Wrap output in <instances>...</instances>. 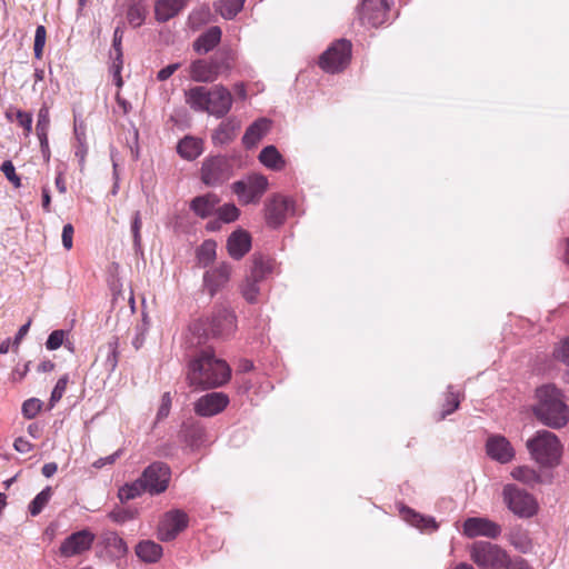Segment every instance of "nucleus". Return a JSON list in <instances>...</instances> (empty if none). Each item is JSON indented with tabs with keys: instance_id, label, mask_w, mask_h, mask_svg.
<instances>
[{
	"instance_id": "de8ad7c7",
	"label": "nucleus",
	"mask_w": 569,
	"mask_h": 569,
	"mask_svg": "<svg viewBox=\"0 0 569 569\" xmlns=\"http://www.w3.org/2000/svg\"><path fill=\"white\" fill-rule=\"evenodd\" d=\"M108 547L117 557H122L128 551L124 540L114 533L108 538Z\"/></svg>"
},
{
	"instance_id": "f704fd0d",
	"label": "nucleus",
	"mask_w": 569,
	"mask_h": 569,
	"mask_svg": "<svg viewBox=\"0 0 569 569\" xmlns=\"http://www.w3.org/2000/svg\"><path fill=\"white\" fill-rule=\"evenodd\" d=\"M217 243L213 240H206L197 250L199 264L207 267L216 258Z\"/></svg>"
},
{
	"instance_id": "dca6fc26",
	"label": "nucleus",
	"mask_w": 569,
	"mask_h": 569,
	"mask_svg": "<svg viewBox=\"0 0 569 569\" xmlns=\"http://www.w3.org/2000/svg\"><path fill=\"white\" fill-rule=\"evenodd\" d=\"M486 451L492 460L500 463H508L512 461L516 456L515 448L510 441L500 435L488 437L486 442Z\"/></svg>"
},
{
	"instance_id": "2eb2a0df",
	"label": "nucleus",
	"mask_w": 569,
	"mask_h": 569,
	"mask_svg": "<svg viewBox=\"0 0 569 569\" xmlns=\"http://www.w3.org/2000/svg\"><path fill=\"white\" fill-rule=\"evenodd\" d=\"M94 540V535L89 530H80L70 535L60 546V555L67 558L80 555L89 550Z\"/></svg>"
},
{
	"instance_id": "7ed1b4c3",
	"label": "nucleus",
	"mask_w": 569,
	"mask_h": 569,
	"mask_svg": "<svg viewBox=\"0 0 569 569\" xmlns=\"http://www.w3.org/2000/svg\"><path fill=\"white\" fill-rule=\"evenodd\" d=\"M186 103L196 112H206L216 118H223L231 109L233 98L223 86L210 88L197 86L184 92Z\"/></svg>"
},
{
	"instance_id": "bf43d9fd",
	"label": "nucleus",
	"mask_w": 569,
	"mask_h": 569,
	"mask_svg": "<svg viewBox=\"0 0 569 569\" xmlns=\"http://www.w3.org/2000/svg\"><path fill=\"white\" fill-rule=\"evenodd\" d=\"M118 363L117 341L108 343L107 366L114 370Z\"/></svg>"
},
{
	"instance_id": "603ef678",
	"label": "nucleus",
	"mask_w": 569,
	"mask_h": 569,
	"mask_svg": "<svg viewBox=\"0 0 569 569\" xmlns=\"http://www.w3.org/2000/svg\"><path fill=\"white\" fill-rule=\"evenodd\" d=\"M64 332L62 330H54L47 339L46 347L49 350H57L63 343Z\"/></svg>"
},
{
	"instance_id": "3c124183",
	"label": "nucleus",
	"mask_w": 569,
	"mask_h": 569,
	"mask_svg": "<svg viewBox=\"0 0 569 569\" xmlns=\"http://www.w3.org/2000/svg\"><path fill=\"white\" fill-rule=\"evenodd\" d=\"M188 438L192 447H199L204 442L206 431L202 427L196 426L188 433Z\"/></svg>"
},
{
	"instance_id": "5fc2aeb1",
	"label": "nucleus",
	"mask_w": 569,
	"mask_h": 569,
	"mask_svg": "<svg viewBox=\"0 0 569 569\" xmlns=\"http://www.w3.org/2000/svg\"><path fill=\"white\" fill-rule=\"evenodd\" d=\"M459 396L449 390V395L447 398V405L441 413V419H445L448 415L453 412L459 407Z\"/></svg>"
},
{
	"instance_id": "2f4dec72",
	"label": "nucleus",
	"mask_w": 569,
	"mask_h": 569,
	"mask_svg": "<svg viewBox=\"0 0 569 569\" xmlns=\"http://www.w3.org/2000/svg\"><path fill=\"white\" fill-rule=\"evenodd\" d=\"M143 492H148V490L144 481H142V477H140L133 482L121 487L119 489V498L122 501H127L141 496Z\"/></svg>"
},
{
	"instance_id": "a211bd4d",
	"label": "nucleus",
	"mask_w": 569,
	"mask_h": 569,
	"mask_svg": "<svg viewBox=\"0 0 569 569\" xmlns=\"http://www.w3.org/2000/svg\"><path fill=\"white\" fill-rule=\"evenodd\" d=\"M293 213V201L287 197L276 196L267 206V220L273 227L280 226L289 214Z\"/></svg>"
},
{
	"instance_id": "4c0bfd02",
	"label": "nucleus",
	"mask_w": 569,
	"mask_h": 569,
	"mask_svg": "<svg viewBox=\"0 0 569 569\" xmlns=\"http://www.w3.org/2000/svg\"><path fill=\"white\" fill-rule=\"evenodd\" d=\"M52 496V489L50 487H46L41 492H39L34 499L31 501L29 506V511L32 516L39 515L42 509L47 506Z\"/></svg>"
},
{
	"instance_id": "39448f33",
	"label": "nucleus",
	"mask_w": 569,
	"mask_h": 569,
	"mask_svg": "<svg viewBox=\"0 0 569 569\" xmlns=\"http://www.w3.org/2000/svg\"><path fill=\"white\" fill-rule=\"evenodd\" d=\"M471 560L481 569H503L508 555L499 546L488 541H477L470 548Z\"/></svg>"
},
{
	"instance_id": "774afa93",
	"label": "nucleus",
	"mask_w": 569,
	"mask_h": 569,
	"mask_svg": "<svg viewBox=\"0 0 569 569\" xmlns=\"http://www.w3.org/2000/svg\"><path fill=\"white\" fill-rule=\"evenodd\" d=\"M503 569H529V568L523 559L517 558L515 560H510L508 558V565Z\"/></svg>"
},
{
	"instance_id": "e433bc0d",
	"label": "nucleus",
	"mask_w": 569,
	"mask_h": 569,
	"mask_svg": "<svg viewBox=\"0 0 569 569\" xmlns=\"http://www.w3.org/2000/svg\"><path fill=\"white\" fill-rule=\"evenodd\" d=\"M260 283L261 282L254 280L250 276L246 278L242 284V296L248 302L254 303L258 301V296L261 291Z\"/></svg>"
},
{
	"instance_id": "4468645a",
	"label": "nucleus",
	"mask_w": 569,
	"mask_h": 569,
	"mask_svg": "<svg viewBox=\"0 0 569 569\" xmlns=\"http://www.w3.org/2000/svg\"><path fill=\"white\" fill-rule=\"evenodd\" d=\"M391 0H363L360 20L365 26L379 27L385 23Z\"/></svg>"
},
{
	"instance_id": "4be33fe9",
	"label": "nucleus",
	"mask_w": 569,
	"mask_h": 569,
	"mask_svg": "<svg viewBox=\"0 0 569 569\" xmlns=\"http://www.w3.org/2000/svg\"><path fill=\"white\" fill-rule=\"evenodd\" d=\"M240 129V121L237 118H228L223 120L212 133V142L214 146H223L230 143Z\"/></svg>"
},
{
	"instance_id": "864d4df0",
	"label": "nucleus",
	"mask_w": 569,
	"mask_h": 569,
	"mask_svg": "<svg viewBox=\"0 0 569 569\" xmlns=\"http://www.w3.org/2000/svg\"><path fill=\"white\" fill-rule=\"evenodd\" d=\"M17 121L20 127H22L27 134H29L32 130V116L29 112H24L22 110H18L16 113Z\"/></svg>"
},
{
	"instance_id": "338daca9",
	"label": "nucleus",
	"mask_w": 569,
	"mask_h": 569,
	"mask_svg": "<svg viewBox=\"0 0 569 569\" xmlns=\"http://www.w3.org/2000/svg\"><path fill=\"white\" fill-rule=\"evenodd\" d=\"M40 142V149L43 157V160L48 162L51 157L50 147H49V139L48 137L44 138H38Z\"/></svg>"
},
{
	"instance_id": "5701e85b",
	"label": "nucleus",
	"mask_w": 569,
	"mask_h": 569,
	"mask_svg": "<svg viewBox=\"0 0 569 569\" xmlns=\"http://www.w3.org/2000/svg\"><path fill=\"white\" fill-rule=\"evenodd\" d=\"M188 0H158L154 6L156 19L166 22L176 17L187 4Z\"/></svg>"
},
{
	"instance_id": "1a4fd4ad",
	"label": "nucleus",
	"mask_w": 569,
	"mask_h": 569,
	"mask_svg": "<svg viewBox=\"0 0 569 569\" xmlns=\"http://www.w3.org/2000/svg\"><path fill=\"white\" fill-rule=\"evenodd\" d=\"M231 163L226 157L206 159L201 168V180L207 186H218L231 176Z\"/></svg>"
},
{
	"instance_id": "58836bf2",
	"label": "nucleus",
	"mask_w": 569,
	"mask_h": 569,
	"mask_svg": "<svg viewBox=\"0 0 569 569\" xmlns=\"http://www.w3.org/2000/svg\"><path fill=\"white\" fill-rule=\"evenodd\" d=\"M244 0H221L219 12L224 19L234 18L242 9Z\"/></svg>"
},
{
	"instance_id": "72a5a7b5",
	"label": "nucleus",
	"mask_w": 569,
	"mask_h": 569,
	"mask_svg": "<svg viewBox=\"0 0 569 569\" xmlns=\"http://www.w3.org/2000/svg\"><path fill=\"white\" fill-rule=\"evenodd\" d=\"M211 64L213 71H216V76L227 72L231 69V64L233 61L232 52L229 50L220 51L216 53L211 59Z\"/></svg>"
},
{
	"instance_id": "393cba45",
	"label": "nucleus",
	"mask_w": 569,
	"mask_h": 569,
	"mask_svg": "<svg viewBox=\"0 0 569 569\" xmlns=\"http://www.w3.org/2000/svg\"><path fill=\"white\" fill-rule=\"evenodd\" d=\"M270 121L266 118H260L254 121L244 132L242 142L247 148L254 147L269 131Z\"/></svg>"
},
{
	"instance_id": "f8f14e48",
	"label": "nucleus",
	"mask_w": 569,
	"mask_h": 569,
	"mask_svg": "<svg viewBox=\"0 0 569 569\" xmlns=\"http://www.w3.org/2000/svg\"><path fill=\"white\" fill-rule=\"evenodd\" d=\"M501 533V527L483 517H470L463 522V535L468 538L486 537L496 539Z\"/></svg>"
},
{
	"instance_id": "ddd939ff",
	"label": "nucleus",
	"mask_w": 569,
	"mask_h": 569,
	"mask_svg": "<svg viewBox=\"0 0 569 569\" xmlns=\"http://www.w3.org/2000/svg\"><path fill=\"white\" fill-rule=\"evenodd\" d=\"M236 328V316L226 307L217 308L208 322V330L214 337H228Z\"/></svg>"
},
{
	"instance_id": "c03bdc74",
	"label": "nucleus",
	"mask_w": 569,
	"mask_h": 569,
	"mask_svg": "<svg viewBox=\"0 0 569 569\" xmlns=\"http://www.w3.org/2000/svg\"><path fill=\"white\" fill-rule=\"evenodd\" d=\"M127 19L132 27H140L144 20V9L140 4L130 6L127 12Z\"/></svg>"
},
{
	"instance_id": "69168bd1",
	"label": "nucleus",
	"mask_w": 569,
	"mask_h": 569,
	"mask_svg": "<svg viewBox=\"0 0 569 569\" xmlns=\"http://www.w3.org/2000/svg\"><path fill=\"white\" fill-rule=\"evenodd\" d=\"M120 452L117 451L114 452L113 455H110L108 457H104V458H99L98 460H96L92 466L96 468V469H100L102 467H104L106 465H112L117 458L119 457Z\"/></svg>"
},
{
	"instance_id": "423d86ee",
	"label": "nucleus",
	"mask_w": 569,
	"mask_h": 569,
	"mask_svg": "<svg viewBox=\"0 0 569 569\" xmlns=\"http://www.w3.org/2000/svg\"><path fill=\"white\" fill-rule=\"evenodd\" d=\"M502 498L508 509L520 518H530L537 513L536 499L516 485H506L502 489Z\"/></svg>"
},
{
	"instance_id": "c9c22d12",
	"label": "nucleus",
	"mask_w": 569,
	"mask_h": 569,
	"mask_svg": "<svg viewBox=\"0 0 569 569\" xmlns=\"http://www.w3.org/2000/svg\"><path fill=\"white\" fill-rule=\"evenodd\" d=\"M511 477L515 480L520 481L526 485H535L540 479V476L538 475V472L528 466H521V467L513 468L511 471Z\"/></svg>"
},
{
	"instance_id": "c756f323",
	"label": "nucleus",
	"mask_w": 569,
	"mask_h": 569,
	"mask_svg": "<svg viewBox=\"0 0 569 569\" xmlns=\"http://www.w3.org/2000/svg\"><path fill=\"white\" fill-rule=\"evenodd\" d=\"M259 160L264 167L271 170H281L286 164L283 157L274 146L264 147L260 151Z\"/></svg>"
},
{
	"instance_id": "bb28decb",
	"label": "nucleus",
	"mask_w": 569,
	"mask_h": 569,
	"mask_svg": "<svg viewBox=\"0 0 569 569\" xmlns=\"http://www.w3.org/2000/svg\"><path fill=\"white\" fill-rule=\"evenodd\" d=\"M276 268L277 264L273 259L262 256L254 257L249 276L254 280L262 282L276 271Z\"/></svg>"
},
{
	"instance_id": "0e129e2a",
	"label": "nucleus",
	"mask_w": 569,
	"mask_h": 569,
	"mask_svg": "<svg viewBox=\"0 0 569 569\" xmlns=\"http://www.w3.org/2000/svg\"><path fill=\"white\" fill-rule=\"evenodd\" d=\"M14 449L20 453H28L32 449V445L24 438H18L13 443Z\"/></svg>"
},
{
	"instance_id": "37998d69",
	"label": "nucleus",
	"mask_w": 569,
	"mask_h": 569,
	"mask_svg": "<svg viewBox=\"0 0 569 569\" xmlns=\"http://www.w3.org/2000/svg\"><path fill=\"white\" fill-rule=\"evenodd\" d=\"M218 217L223 222H232L239 217V209L232 203H226L217 209Z\"/></svg>"
},
{
	"instance_id": "412c9836",
	"label": "nucleus",
	"mask_w": 569,
	"mask_h": 569,
	"mask_svg": "<svg viewBox=\"0 0 569 569\" xmlns=\"http://www.w3.org/2000/svg\"><path fill=\"white\" fill-rule=\"evenodd\" d=\"M400 513L407 523L419 529L421 532H433L438 529V523L432 517L417 513L408 507H402Z\"/></svg>"
},
{
	"instance_id": "9d476101",
	"label": "nucleus",
	"mask_w": 569,
	"mask_h": 569,
	"mask_svg": "<svg viewBox=\"0 0 569 569\" xmlns=\"http://www.w3.org/2000/svg\"><path fill=\"white\" fill-rule=\"evenodd\" d=\"M170 469L162 462H153L142 472V481L147 486L148 493L159 495L167 490L170 481Z\"/></svg>"
},
{
	"instance_id": "a19ab883",
	"label": "nucleus",
	"mask_w": 569,
	"mask_h": 569,
	"mask_svg": "<svg viewBox=\"0 0 569 569\" xmlns=\"http://www.w3.org/2000/svg\"><path fill=\"white\" fill-rule=\"evenodd\" d=\"M553 357L566 366V381L569 383V338L561 340L553 350Z\"/></svg>"
},
{
	"instance_id": "a878e982",
	"label": "nucleus",
	"mask_w": 569,
	"mask_h": 569,
	"mask_svg": "<svg viewBox=\"0 0 569 569\" xmlns=\"http://www.w3.org/2000/svg\"><path fill=\"white\" fill-rule=\"evenodd\" d=\"M221 34V29L219 27L209 28L193 42L194 51L199 54L209 52L219 43Z\"/></svg>"
},
{
	"instance_id": "7c9ffc66",
	"label": "nucleus",
	"mask_w": 569,
	"mask_h": 569,
	"mask_svg": "<svg viewBox=\"0 0 569 569\" xmlns=\"http://www.w3.org/2000/svg\"><path fill=\"white\" fill-rule=\"evenodd\" d=\"M178 153L187 160H193L202 152L201 140L193 137H184L177 147Z\"/></svg>"
},
{
	"instance_id": "ea45409f",
	"label": "nucleus",
	"mask_w": 569,
	"mask_h": 569,
	"mask_svg": "<svg viewBox=\"0 0 569 569\" xmlns=\"http://www.w3.org/2000/svg\"><path fill=\"white\" fill-rule=\"evenodd\" d=\"M76 140L77 144L74 146V156L78 159L80 171L83 172L86 168V158L88 154V147L86 143L84 133H79L76 128Z\"/></svg>"
},
{
	"instance_id": "cd10ccee",
	"label": "nucleus",
	"mask_w": 569,
	"mask_h": 569,
	"mask_svg": "<svg viewBox=\"0 0 569 569\" xmlns=\"http://www.w3.org/2000/svg\"><path fill=\"white\" fill-rule=\"evenodd\" d=\"M190 76L198 82H212L217 79L211 61L197 60L190 66Z\"/></svg>"
},
{
	"instance_id": "6e6d98bb",
	"label": "nucleus",
	"mask_w": 569,
	"mask_h": 569,
	"mask_svg": "<svg viewBox=\"0 0 569 569\" xmlns=\"http://www.w3.org/2000/svg\"><path fill=\"white\" fill-rule=\"evenodd\" d=\"M1 171L4 173L7 179L14 184V187H20V178L16 174V170L11 161H4L1 166Z\"/></svg>"
},
{
	"instance_id": "13d9d810",
	"label": "nucleus",
	"mask_w": 569,
	"mask_h": 569,
	"mask_svg": "<svg viewBox=\"0 0 569 569\" xmlns=\"http://www.w3.org/2000/svg\"><path fill=\"white\" fill-rule=\"evenodd\" d=\"M171 408V397L169 392L163 393L161 398V405L157 412V419L161 420L168 417Z\"/></svg>"
},
{
	"instance_id": "f3484780",
	"label": "nucleus",
	"mask_w": 569,
	"mask_h": 569,
	"mask_svg": "<svg viewBox=\"0 0 569 569\" xmlns=\"http://www.w3.org/2000/svg\"><path fill=\"white\" fill-rule=\"evenodd\" d=\"M228 402V396L222 392L207 393L197 400L194 411L199 416L211 417L221 412Z\"/></svg>"
},
{
	"instance_id": "473e14b6",
	"label": "nucleus",
	"mask_w": 569,
	"mask_h": 569,
	"mask_svg": "<svg viewBox=\"0 0 569 569\" xmlns=\"http://www.w3.org/2000/svg\"><path fill=\"white\" fill-rule=\"evenodd\" d=\"M143 492H148V490L144 481H142V477H140L133 482L121 487L119 489V498L122 501H127L141 496Z\"/></svg>"
},
{
	"instance_id": "09e8293b",
	"label": "nucleus",
	"mask_w": 569,
	"mask_h": 569,
	"mask_svg": "<svg viewBox=\"0 0 569 569\" xmlns=\"http://www.w3.org/2000/svg\"><path fill=\"white\" fill-rule=\"evenodd\" d=\"M111 58L113 60L111 69L113 71V76L117 81V86L120 87L122 84V80L120 77V71L122 68V50H121V48L112 49Z\"/></svg>"
},
{
	"instance_id": "49530a36",
	"label": "nucleus",
	"mask_w": 569,
	"mask_h": 569,
	"mask_svg": "<svg viewBox=\"0 0 569 569\" xmlns=\"http://www.w3.org/2000/svg\"><path fill=\"white\" fill-rule=\"evenodd\" d=\"M42 402L37 398H30L22 403V415L27 419L34 418L41 410Z\"/></svg>"
},
{
	"instance_id": "e2e57ef3",
	"label": "nucleus",
	"mask_w": 569,
	"mask_h": 569,
	"mask_svg": "<svg viewBox=\"0 0 569 569\" xmlns=\"http://www.w3.org/2000/svg\"><path fill=\"white\" fill-rule=\"evenodd\" d=\"M180 67V63H171L164 68H162L158 74L157 78L159 81H164L169 79Z\"/></svg>"
},
{
	"instance_id": "a18cd8bd",
	"label": "nucleus",
	"mask_w": 569,
	"mask_h": 569,
	"mask_svg": "<svg viewBox=\"0 0 569 569\" xmlns=\"http://www.w3.org/2000/svg\"><path fill=\"white\" fill-rule=\"evenodd\" d=\"M46 39H47L46 28L43 26H38L36 29L34 44H33L34 57L37 59H41V57H42L43 48L46 44Z\"/></svg>"
},
{
	"instance_id": "c85d7f7f",
	"label": "nucleus",
	"mask_w": 569,
	"mask_h": 569,
	"mask_svg": "<svg viewBox=\"0 0 569 569\" xmlns=\"http://www.w3.org/2000/svg\"><path fill=\"white\" fill-rule=\"evenodd\" d=\"M136 553L144 562H156L162 556V547L154 541L144 540L138 543Z\"/></svg>"
},
{
	"instance_id": "f257e3e1",
	"label": "nucleus",
	"mask_w": 569,
	"mask_h": 569,
	"mask_svg": "<svg viewBox=\"0 0 569 569\" xmlns=\"http://www.w3.org/2000/svg\"><path fill=\"white\" fill-rule=\"evenodd\" d=\"M532 413L543 426L559 429L569 421V406L561 389L555 385H543L536 390Z\"/></svg>"
},
{
	"instance_id": "79ce46f5",
	"label": "nucleus",
	"mask_w": 569,
	"mask_h": 569,
	"mask_svg": "<svg viewBox=\"0 0 569 569\" xmlns=\"http://www.w3.org/2000/svg\"><path fill=\"white\" fill-rule=\"evenodd\" d=\"M50 128V113L49 108L43 104L38 112V120L36 124V131L38 138H44L48 137Z\"/></svg>"
},
{
	"instance_id": "052dcab7",
	"label": "nucleus",
	"mask_w": 569,
	"mask_h": 569,
	"mask_svg": "<svg viewBox=\"0 0 569 569\" xmlns=\"http://www.w3.org/2000/svg\"><path fill=\"white\" fill-rule=\"evenodd\" d=\"M61 238H62L63 247L67 250H70L73 244V240H72L73 239V227H72V224L67 223L63 226Z\"/></svg>"
},
{
	"instance_id": "680f3d73",
	"label": "nucleus",
	"mask_w": 569,
	"mask_h": 569,
	"mask_svg": "<svg viewBox=\"0 0 569 569\" xmlns=\"http://www.w3.org/2000/svg\"><path fill=\"white\" fill-rule=\"evenodd\" d=\"M140 229H141V216L139 211H136L132 218L131 231L133 234L134 244L140 243Z\"/></svg>"
},
{
	"instance_id": "6ab92c4d",
	"label": "nucleus",
	"mask_w": 569,
	"mask_h": 569,
	"mask_svg": "<svg viewBox=\"0 0 569 569\" xmlns=\"http://www.w3.org/2000/svg\"><path fill=\"white\" fill-rule=\"evenodd\" d=\"M231 266L223 262L203 276V287L210 296L216 295L230 279Z\"/></svg>"
},
{
	"instance_id": "0eeeda50",
	"label": "nucleus",
	"mask_w": 569,
	"mask_h": 569,
	"mask_svg": "<svg viewBox=\"0 0 569 569\" xmlns=\"http://www.w3.org/2000/svg\"><path fill=\"white\" fill-rule=\"evenodd\" d=\"M351 43L345 39L336 41L320 57L319 64L330 73L343 70L350 61Z\"/></svg>"
},
{
	"instance_id": "8fccbe9b",
	"label": "nucleus",
	"mask_w": 569,
	"mask_h": 569,
	"mask_svg": "<svg viewBox=\"0 0 569 569\" xmlns=\"http://www.w3.org/2000/svg\"><path fill=\"white\" fill-rule=\"evenodd\" d=\"M69 378L67 375L62 376L56 383L51 397H50V405L53 407L64 395L67 385H68Z\"/></svg>"
},
{
	"instance_id": "f03ea898",
	"label": "nucleus",
	"mask_w": 569,
	"mask_h": 569,
	"mask_svg": "<svg viewBox=\"0 0 569 569\" xmlns=\"http://www.w3.org/2000/svg\"><path fill=\"white\" fill-rule=\"evenodd\" d=\"M231 370L224 360L214 357L210 350H202L188 367L187 379L191 387L217 388L230 379Z\"/></svg>"
},
{
	"instance_id": "4d7b16f0",
	"label": "nucleus",
	"mask_w": 569,
	"mask_h": 569,
	"mask_svg": "<svg viewBox=\"0 0 569 569\" xmlns=\"http://www.w3.org/2000/svg\"><path fill=\"white\" fill-rule=\"evenodd\" d=\"M136 330L137 333L136 337L132 339V346L134 347L136 350H139L144 343L148 327L143 321L141 325L137 326Z\"/></svg>"
},
{
	"instance_id": "6e6552de",
	"label": "nucleus",
	"mask_w": 569,
	"mask_h": 569,
	"mask_svg": "<svg viewBox=\"0 0 569 569\" xmlns=\"http://www.w3.org/2000/svg\"><path fill=\"white\" fill-rule=\"evenodd\" d=\"M268 180L262 174H251L232 184V190L243 204L258 202L267 191Z\"/></svg>"
},
{
	"instance_id": "aec40b11",
	"label": "nucleus",
	"mask_w": 569,
	"mask_h": 569,
	"mask_svg": "<svg viewBox=\"0 0 569 569\" xmlns=\"http://www.w3.org/2000/svg\"><path fill=\"white\" fill-rule=\"evenodd\" d=\"M251 248V238L244 230L233 231L227 240L228 253L231 258L241 259Z\"/></svg>"
},
{
	"instance_id": "9b49d317",
	"label": "nucleus",
	"mask_w": 569,
	"mask_h": 569,
	"mask_svg": "<svg viewBox=\"0 0 569 569\" xmlns=\"http://www.w3.org/2000/svg\"><path fill=\"white\" fill-rule=\"evenodd\" d=\"M188 526V516L181 510H171L163 515L158 527V537L162 541L173 540Z\"/></svg>"
},
{
	"instance_id": "20e7f679",
	"label": "nucleus",
	"mask_w": 569,
	"mask_h": 569,
	"mask_svg": "<svg viewBox=\"0 0 569 569\" xmlns=\"http://www.w3.org/2000/svg\"><path fill=\"white\" fill-rule=\"evenodd\" d=\"M532 460L542 467H555L560 463L562 445L551 431L538 430L526 442Z\"/></svg>"
},
{
	"instance_id": "b1692460",
	"label": "nucleus",
	"mask_w": 569,
	"mask_h": 569,
	"mask_svg": "<svg viewBox=\"0 0 569 569\" xmlns=\"http://www.w3.org/2000/svg\"><path fill=\"white\" fill-rule=\"evenodd\" d=\"M220 202V199L214 193H207L203 196L196 197L191 203V210L200 218H207L211 216Z\"/></svg>"
}]
</instances>
